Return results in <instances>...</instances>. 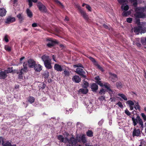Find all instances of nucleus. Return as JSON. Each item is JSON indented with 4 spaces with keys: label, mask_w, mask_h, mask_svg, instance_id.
I'll list each match as a JSON object with an SVG mask.
<instances>
[{
    "label": "nucleus",
    "mask_w": 146,
    "mask_h": 146,
    "mask_svg": "<svg viewBox=\"0 0 146 146\" xmlns=\"http://www.w3.org/2000/svg\"><path fill=\"white\" fill-rule=\"evenodd\" d=\"M81 140L82 142L84 143H86V140L85 138V135H82Z\"/></svg>",
    "instance_id": "obj_39"
},
{
    "label": "nucleus",
    "mask_w": 146,
    "mask_h": 146,
    "mask_svg": "<svg viewBox=\"0 0 146 146\" xmlns=\"http://www.w3.org/2000/svg\"><path fill=\"white\" fill-rule=\"evenodd\" d=\"M146 32V27L143 28L142 26H141V30L140 31L141 33H144Z\"/></svg>",
    "instance_id": "obj_47"
},
{
    "label": "nucleus",
    "mask_w": 146,
    "mask_h": 146,
    "mask_svg": "<svg viewBox=\"0 0 146 146\" xmlns=\"http://www.w3.org/2000/svg\"><path fill=\"white\" fill-rule=\"evenodd\" d=\"M42 86H41V88H42V89H44L45 88L46 85V84L44 83H42Z\"/></svg>",
    "instance_id": "obj_60"
},
{
    "label": "nucleus",
    "mask_w": 146,
    "mask_h": 146,
    "mask_svg": "<svg viewBox=\"0 0 146 146\" xmlns=\"http://www.w3.org/2000/svg\"><path fill=\"white\" fill-rule=\"evenodd\" d=\"M88 90L87 88H81L79 90L78 92L82 94H86L88 92Z\"/></svg>",
    "instance_id": "obj_21"
},
{
    "label": "nucleus",
    "mask_w": 146,
    "mask_h": 146,
    "mask_svg": "<svg viewBox=\"0 0 146 146\" xmlns=\"http://www.w3.org/2000/svg\"><path fill=\"white\" fill-rule=\"evenodd\" d=\"M132 29L133 31L137 34H139L141 31V26L135 27Z\"/></svg>",
    "instance_id": "obj_15"
},
{
    "label": "nucleus",
    "mask_w": 146,
    "mask_h": 146,
    "mask_svg": "<svg viewBox=\"0 0 146 146\" xmlns=\"http://www.w3.org/2000/svg\"><path fill=\"white\" fill-rule=\"evenodd\" d=\"M109 74L110 75V78L113 82H114L118 80V78L116 74L111 73H109Z\"/></svg>",
    "instance_id": "obj_8"
},
{
    "label": "nucleus",
    "mask_w": 146,
    "mask_h": 146,
    "mask_svg": "<svg viewBox=\"0 0 146 146\" xmlns=\"http://www.w3.org/2000/svg\"><path fill=\"white\" fill-rule=\"evenodd\" d=\"M86 8L89 11H91V7H90V6L89 5H88L87 4L86 5Z\"/></svg>",
    "instance_id": "obj_59"
},
{
    "label": "nucleus",
    "mask_w": 146,
    "mask_h": 146,
    "mask_svg": "<svg viewBox=\"0 0 146 146\" xmlns=\"http://www.w3.org/2000/svg\"><path fill=\"white\" fill-rule=\"evenodd\" d=\"M118 96L121 97L123 99L125 100H127V99L125 96L123 94H119Z\"/></svg>",
    "instance_id": "obj_35"
},
{
    "label": "nucleus",
    "mask_w": 146,
    "mask_h": 146,
    "mask_svg": "<svg viewBox=\"0 0 146 146\" xmlns=\"http://www.w3.org/2000/svg\"><path fill=\"white\" fill-rule=\"evenodd\" d=\"M86 72L84 71L80 72V73L78 74L79 75L81 78H86V76L85 75Z\"/></svg>",
    "instance_id": "obj_27"
},
{
    "label": "nucleus",
    "mask_w": 146,
    "mask_h": 146,
    "mask_svg": "<svg viewBox=\"0 0 146 146\" xmlns=\"http://www.w3.org/2000/svg\"><path fill=\"white\" fill-rule=\"evenodd\" d=\"M102 83L103 84V86H101L103 87L104 86L105 88L107 89V91L110 94H111V93H112L113 92V91L110 88V85L108 83L104 82H102Z\"/></svg>",
    "instance_id": "obj_6"
},
{
    "label": "nucleus",
    "mask_w": 146,
    "mask_h": 146,
    "mask_svg": "<svg viewBox=\"0 0 146 146\" xmlns=\"http://www.w3.org/2000/svg\"><path fill=\"white\" fill-rule=\"evenodd\" d=\"M45 78H47L49 75V72L48 71L45 72L43 74Z\"/></svg>",
    "instance_id": "obj_44"
},
{
    "label": "nucleus",
    "mask_w": 146,
    "mask_h": 146,
    "mask_svg": "<svg viewBox=\"0 0 146 146\" xmlns=\"http://www.w3.org/2000/svg\"><path fill=\"white\" fill-rule=\"evenodd\" d=\"M33 68L35 71L37 72H39L42 70V66L39 64H36Z\"/></svg>",
    "instance_id": "obj_14"
},
{
    "label": "nucleus",
    "mask_w": 146,
    "mask_h": 146,
    "mask_svg": "<svg viewBox=\"0 0 146 146\" xmlns=\"http://www.w3.org/2000/svg\"><path fill=\"white\" fill-rule=\"evenodd\" d=\"M132 120L133 121V125L135 126L137 124L138 121V119L137 118V117L136 118H135L134 117H132Z\"/></svg>",
    "instance_id": "obj_31"
},
{
    "label": "nucleus",
    "mask_w": 146,
    "mask_h": 146,
    "mask_svg": "<svg viewBox=\"0 0 146 146\" xmlns=\"http://www.w3.org/2000/svg\"><path fill=\"white\" fill-rule=\"evenodd\" d=\"M137 118L138 119V121H139V124L141 125V127L143 128V122L141 119L140 118L139 116H137Z\"/></svg>",
    "instance_id": "obj_29"
},
{
    "label": "nucleus",
    "mask_w": 146,
    "mask_h": 146,
    "mask_svg": "<svg viewBox=\"0 0 146 146\" xmlns=\"http://www.w3.org/2000/svg\"><path fill=\"white\" fill-rule=\"evenodd\" d=\"M130 14V12L129 11H124L122 13V15L123 16L126 17L128 15Z\"/></svg>",
    "instance_id": "obj_38"
},
{
    "label": "nucleus",
    "mask_w": 146,
    "mask_h": 146,
    "mask_svg": "<svg viewBox=\"0 0 146 146\" xmlns=\"http://www.w3.org/2000/svg\"><path fill=\"white\" fill-rule=\"evenodd\" d=\"M132 21V19L131 18H128L127 19V21L129 23H131Z\"/></svg>",
    "instance_id": "obj_57"
},
{
    "label": "nucleus",
    "mask_w": 146,
    "mask_h": 146,
    "mask_svg": "<svg viewBox=\"0 0 146 146\" xmlns=\"http://www.w3.org/2000/svg\"><path fill=\"white\" fill-rule=\"evenodd\" d=\"M37 6L39 10L41 12L46 13L47 11V9L46 7L42 3L39 1L37 4Z\"/></svg>",
    "instance_id": "obj_2"
},
{
    "label": "nucleus",
    "mask_w": 146,
    "mask_h": 146,
    "mask_svg": "<svg viewBox=\"0 0 146 146\" xmlns=\"http://www.w3.org/2000/svg\"><path fill=\"white\" fill-rule=\"evenodd\" d=\"M58 139L60 142H62L66 143L67 141L65 139V140H64V138L63 136L61 135H59L58 136Z\"/></svg>",
    "instance_id": "obj_24"
},
{
    "label": "nucleus",
    "mask_w": 146,
    "mask_h": 146,
    "mask_svg": "<svg viewBox=\"0 0 146 146\" xmlns=\"http://www.w3.org/2000/svg\"><path fill=\"white\" fill-rule=\"evenodd\" d=\"M126 104H128L129 106H132L134 105V103L131 100H129L127 101L126 102Z\"/></svg>",
    "instance_id": "obj_37"
},
{
    "label": "nucleus",
    "mask_w": 146,
    "mask_h": 146,
    "mask_svg": "<svg viewBox=\"0 0 146 146\" xmlns=\"http://www.w3.org/2000/svg\"><path fill=\"white\" fill-rule=\"evenodd\" d=\"M78 10L81 13V15L83 16V17L87 21L88 20V15L86 14L85 11L81 9V7L80 6H78Z\"/></svg>",
    "instance_id": "obj_3"
},
{
    "label": "nucleus",
    "mask_w": 146,
    "mask_h": 146,
    "mask_svg": "<svg viewBox=\"0 0 146 146\" xmlns=\"http://www.w3.org/2000/svg\"><path fill=\"white\" fill-rule=\"evenodd\" d=\"M5 48L7 51L8 52H10L11 51V47L8 45H6L5 47Z\"/></svg>",
    "instance_id": "obj_46"
},
{
    "label": "nucleus",
    "mask_w": 146,
    "mask_h": 146,
    "mask_svg": "<svg viewBox=\"0 0 146 146\" xmlns=\"http://www.w3.org/2000/svg\"><path fill=\"white\" fill-rule=\"evenodd\" d=\"M83 71V70L82 69L80 68H78L76 69V72L77 74L80 73V72H81Z\"/></svg>",
    "instance_id": "obj_50"
},
{
    "label": "nucleus",
    "mask_w": 146,
    "mask_h": 146,
    "mask_svg": "<svg viewBox=\"0 0 146 146\" xmlns=\"http://www.w3.org/2000/svg\"><path fill=\"white\" fill-rule=\"evenodd\" d=\"M106 92V90L103 88H101L99 92V94L100 95H104Z\"/></svg>",
    "instance_id": "obj_34"
},
{
    "label": "nucleus",
    "mask_w": 146,
    "mask_h": 146,
    "mask_svg": "<svg viewBox=\"0 0 146 146\" xmlns=\"http://www.w3.org/2000/svg\"><path fill=\"white\" fill-rule=\"evenodd\" d=\"M8 76L4 71L1 70L0 72V79H5Z\"/></svg>",
    "instance_id": "obj_12"
},
{
    "label": "nucleus",
    "mask_w": 146,
    "mask_h": 146,
    "mask_svg": "<svg viewBox=\"0 0 146 146\" xmlns=\"http://www.w3.org/2000/svg\"><path fill=\"white\" fill-rule=\"evenodd\" d=\"M94 79L95 80L96 82L100 86H102L103 84L100 81L101 78H100L99 76H97L95 77Z\"/></svg>",
    "instance_id": "obj_13"
},
{
    "label": "nucleus",
    "mask_w": 146,
    "mask_h": 146,
    "mask_svg": "<svg viewBox=\"0 0 146 146\" xmlns=\"http://www.w3.org/2000/svg\"><path fill=\"white\" fill-rule=\"evenodd\" d=\"M92 62L94 65L96 66L97 68L102 72L104 71L103 68L99 65L97 62L93 58H92Z\"/></svg>",
    "instance_id": "obj_10"
},
{
    "label": "nucleus",
    "mask_w": 146,
    "mask_h": 146,
    "mask_svg": "<svg viewBox=\"0 0 146 146\" xmlns=\"http://www.w3.org/2000/svg\"><path fill=\"white\" fill-rule=\"evenodd\" d=\"M53 1L57 3H59L61 5H62V4L58 0H53Z\"/></svg>",
    "instance_id": "obj_61"
},
{
    "label": "nucleus",
    "mask_w": 146,
    "mask_h": 146,
    "mask_svg": "<svg viewBox=\"0 0 146 146\" xmlns=\"http://www.w3.org/2000/svg\"><path fill=\"white\" fill-rule=\"evenodd\" d=\"M113 93V92H112V93H111V94H110L111 97L110 98V101L111 102H115L116 100V98L115 97H112V96L111 94Z\"/></svg>",
    "instance_id": "obj_45"
},
{
    "label": "nucleus",
    "mask_w": 146,
    "mask_h": 146,
    "mask_svg": "<svg viewBox=\"0 0 146 146\" xmlns=\"http://www.w3.org/2000/svg\"><path fill=\"white\" fill-rule=\"evenodd\" d=\"M65 139L66 140V141H68L69 144L72 145H75L77 143V139L73 137L70 138L69 140L67 138H65Z\"/></svg>",
    "instance_id": "obj_5"
},
{
    "label": "nucleus",
    "mask_w": 146,
    "mask_h": 146,
    "mask_svg": "<svg viewBox=\"0 0 146 146\" xmlns=\"http://www.w3.org/2000/svg\"><path fill=\"white\" fill-rule=\"evenodd\" d=\"M131 2L133 3V5L135 7L137 6V0H131Z\"/></svg>",
    "instance_id": "obj_48"
},
{
    "label": "nucleus",
    "mask_w": 146,
    "mask_h": 146,
    "mask_svg": "<svg viewBox=\"0 0 146 146\" xmlns=\"http://www.w3.org/2000/svg\"><path fill=\"white\" fill-rule=\"evenodd\" d=\"M44 64L45 67L47 69H50L52 68V66L51 65L50 60L44 62Z\"/></svg>",
    "instance_id": "obj_16"
},
{
    "label": "nucleus",
    "mask_w": 146,
    "mask_h": 146,
    "mask_svg": "<svg viewBox=\"0 0 146 146\" xmlns=\"http://www.w3.org/2000/svg\"><path fill=\"white\" fill-rule=\"evenodd\" d=\"M118 2L120 4H127L128 1L126 0H117Z\"/></svg>",
    "instance_id": "obj_32"
},
{
    "label": "nucleus",
    "mask_w": 146,
    "mask_h": 146,
    "mask_svg": "<svg viewBox=\"0 0 146 146\" xmlns=\"http://www.w3.org/2000/svg\"><path fill=\"white\" fill-rule=\"evenodd\" d=\"M76 66L77 67H80L82 68H83V65L81 64H78L77 65H76Z\"/></svg>",
    "instance_id": "obj_63"
},
{
    "label": "nucleus",
    "mask_w": 146,
    "mask_h": 146,
    "mask_svg": "<svg viewBox=\"0 0 146 146\" xmlns=\"http://www.w3.org/2000/svg\"><path fill=\"white\" fill-rule=\"evenodd\" d=\"M116 86L118 89L122 87V85L120 82H117L116 83Z\"/></svg>",
    "instance_id": "obj_43"
},
{
    "label": "nucleus",
    "mask_w": 146,
    "mask_h": 146,
    "mask_svg": "<svg viewBox=\"0 0 146 146\" xmlns=\"http://www.w3.org/2000/svg\"><path fill=\"white\" fill-rule=\"evenodd\" d=\"M41 58L44 63L50 60L49 58V57L45 55H43L41 57Z\"/></svg>",
    "instance_id": "obj_22"
},
{
    "label": "nucleus",
    "mask_w": 146,
    "mask_h": 146,
    "mask_svg": "<svg viewBox=\"0 0 146 146\" xmlns=\"http://www.w3.org/2000/svg\"><path fill=\"white\" fill-rule=\"evenodd\" d=\"M141 115L145 121H146V116L144 113H141Z\"/></svg>",
    "instance_id": "obj_53"
},
{
    "label": "nucleus",
    "mask_w": 146,
    "mask_h": 146,
    "mask_svg": "<svg viewBox=\"0 0 146 146\" xmlns=\"http://www.w3.org/2000/svg\"><path fill=\"white\" fill-rule=\"evenodd\" d=\"M47 41H49L50 42L46 44L47 46L49 48L53 46L55 44H57L58 42L56 40H53L52 38H48L47 39Z\"/></svg>",
    "instance_id": "obj_4"
},
{
    "label": "nucleus",
    "mask_w": 146,
    "mask_h": 146,
    "mask_svg": "<svg viewBox=\"0 0 146 146\" xmlns=\"http://www.w3.org/2000/svg\"><path fill=\"white\" fill-rule=\"evenodd\" d=\"M87 136L91 137V130H89L86 133Z\"/></svg>",
    "instance_id": "obj_52"
},
{
    "label": "nucleus",
    "mask_w": 146,
    "mask_h": 146,
    "mask_svg": "<svg viewBox=\"0 0 146 146\" xmlns=\"http://www.w3.org/2000/svg\"><path fill=\"white\" fill-rule=\"evenodd\" d=\"M27 62L29 66L31 68H33L36 64L35 61L31 59H29Z\"/></svg>",
    "instance_id": "obj_7"
},
{
    "label": "nucleus",
    "mask_w": 146,
    "mask_h": 146,
    "mask_svg": "<svg viewBox=\"0 0 146 146\" xmlns=\"http://www.w3.org/2000/svg\"><path fill=\"white\" fill-rule=\"evenodd\" d=\"M2 145L3 146H11V143L8 141L5 143L3 140H2Z\"/></svg>",
    "instance_id": "obj_30"
},
{
    "label": "nucleus",
    "mask_w": 146,
    "mask_h": 146,
    "mask_svg": "<svg viewBox=\"0 0 146 146\" xmlns=\"http://www.w3.org/2000/svg\"><path fill=\"white\" fill-rule=\"evenodd\" d=\"M17 16L18 18L19 19H21V20L23 19V17L21 16V14H19Z\"/></svg>",
    "instance_id": "obj_55"
},
{
    "label": "nucleus",
    "mask_w": 146,
    "mask_h": 146,
    "mask_svg": "<svg viewBox=\"0 0 146 146\" xmlns=\"http://www.w3.org/2000/svg\"><path fill=\"white\" fill-rule=\"evenodd\" d=\"M54 68L55 70L61 72L63 70L62 66L58 64H55Z\"/></svg>",
    "instance_id": "obj_11"
},
{
    "label": "nucleus",
    "mask_w": 146,
    "mask_h": 146,
    "mask_svg": "<svg viewBox=\"0 0 146 146\" xmlns=\"http://www.w3.org/2000/svg\"><path fill=\"white\" fill-rule=\"evenodd\" d=\"M32 26L33 27H35L37 26V24L36 23H34L32 24Z\"/></svg>",
    "instance_id": "obj_64"
},
{
    "label": "nucleus",
    "mask_w": 146,
    "mask_h": 146,
    "mask_svg": "<svg viewBox=\"0 0 146 146\" xmlns=\"http://www.w3.org/2000/svg\"><path fill=\"white\" fill-rule=\"evenodd\" d=\"M134 108L136 110H138L139 111L140 110V106L138 102H137L134 105Z\"/></svg>",
    "instance_id": "obj_36"
},
{
    "label": "nucleus",
    "mask_w": 146,
    "mask_h": 146,
    "mask_svg": "<svg viewBox=\"0 0 146 146\" xmlns=\"http://www.w3.org/2000/svg\"><path fill=\"white\" fill-rule=\"evenodd\" d=\"M19 70L23 72H23H27L28 71L27 68H23L21 69V70Z\"/></svg>",
    "instance_id": "obj_41"
},
{
    "label": "nucleus",
    "mask_w": 146,
    "mask_h": 146,
    "mask_svg": "<svg viewBox=\"0 0 146 146\" xmlns=\"http://www.w3.org/2000/svg\"><path fill=\"white\" fill-rule=\"evenodd\" d=\"M19 74H18V78L19 79H22L23 78V73L21 72V71H19Z\"/></svg>",
    "instance_id": "obj_40"
},
{
    "label": "nucleus",
    "mask_w": 146,
    "mask_h": 146,
    "mask_svg": "<svg viewBox=\"0 0 146 146\" xmlns=\"http://www.w3.org/2000/svg\"><path fill=\"white\" fill-rule=\"evenodd\" d=\"M104 121V120L103 119H101L99 122H98V124L100 125H101L103 123Z\"/></svg>",
    "instance_id": "obj_62"
},
{
    "label": "nucleus",
    "mask_w": 146,
    "mask_h": 146,
    "mask_svg": "<svg viewBox=\"0 0 146 146\" xmlns=\"http://www.w3.org/2000/svg\"><path fill=\"white\" fill-rule=\"evenodd\" d=\"M118 105V106L121 108H123V105L122 104V103L120 102H119L117 104Z\"/></svg>",
    "instance_id": "obj_54"
},
{
    "label": "nucleus",
    "mask_w": 146,
    "mask_h": 146,
    "mask_svg": "<svg viewBox=\"0 0 146 146\" xmlns=\"http://www.w3.org/2000/svg\"><path fill=\"white\" fill-rule=\"evenodd\" d=\"M15 19L14 17H9L6 20L5 23L9 24L15 21Z\"/></svg>",
    "instance_id": "obj_17"
},
{
    "label": "nucleus",
    "mask_w": 146,
    "mask_h": 146,
    "mask_svg": "<svg viewBox=\"0 0 146 146\" xmlns=\"http://www.w3.org/2000/svg\"><path fill=\"white\" fill-rule=\"evenodd\" d=\"M7 36H8L7 35H5V36L4 38L6 42H8L9 41V40L7 38Z\"/></svg>",
    "instance_id": "obj_58"
},
{
    "label": "nucleus",
    "mask_w": 146,
    "mask_h": 146,
    "mask_svg": "<svg viewBox=\"0 0 146 146\" xmlns=\"http://www.w3.org/2000/svg\"><path fill=\"white\" fill-rule=\"evenodd\" d=\"M27 14L28 17L30 18L33 17V13L29 9H27L26 10Z\"/></svg>",
    "instance_id": "obj_23"
},
{
    "label": "nucleus",
    "mask_w": 146,
    "mask_h": 146,
    "mask_svg": "<svg viewBox=\"0 0 146 146\" xmlns=\"http://www.w3.org/2000/svg\"><path fill=\"white\" fill-rule=\"evenodd\" d=\"M125 113L126 115L128 116H129L131 115V113L129 112V111L127 109H126L125 110Z\"/></svg>",
    "instance_id": "obj_51"
},
{
    "label": "nucleus",
    "mask_w": 146,
    "mask_h": 146,
    "mask_svg": "<svg viewBox=\"0 0 146 146\" xmlns=\"http://www.w3.org/2000/svg\"><path fill=\"white\" fill-rule=\"evenodd\" d=\"M121 9L123 10H124L125 11H127L129 9V6L125 4H122L121 6Z\"/></svg>",
    "instance_id": "obj_28"
},
{
    "label": "nucleus",
    "mask_w": 146,
    "mask_h": 146,
    "mask_svg": "<svg viewBox=\"0 0 146 146\" xmlns=\"http://www.w3.org/2000/svg\"><path fill=\"white\" fill-rule=\"evenodd\" d=\"M98 99L99 100L102 102L103 100H105V97L104 95H102L99 97Z\"/></svg>",
    "instance_id": "obj_49"
},
{
    "label": "nucleus",
    "mask_w": 146,
    "mask_h": 146,
    "mask_svg": "<svg viewBox=\"0 0 146 146\" xmlns=\"http://www.w3.org/2000/svg\"><path fill=\"white\" fill-rule=\"evenodd\" d=\"M140 134V131L139 129H136L135 127H134L133 132L132 136L134 137L135 136H139Z\"/></svg>",
    "instance_id": "obj_9"
},
{
    "label": "nucleus",
    "mask_w": 146,
    "mask_h": 146,
    "mask_svg": "<svg viewBox=\"0 0 146 146\" xmlns=\"http://www.w3.org/2000/svg\"><path fill=\"white\" fill-rule=\"evenodd\" d=\"M63 73L65 76H68L70 75V73L69 71L66 69L64 70Z\"/></svg>",
    "instance_id": "obj_42"
},
{
    "label": "nucleus",
    "mask_w": 146,
    "mask_h": 146,
    "mask_svg": "<svg viewBox=\"0 0 146 146\" xmlns=\"http://www.w3.org/2000/svg\"><path fill=\"white\" fill-rule=\"evenodd\" d=\"M98 89V86L96 83L92 84V91L96 92Z\"/></svg>",
    "instance_id": "obj_19"
},
{
    "label": "nucleus",
    "mask_w": 146,
    "mask_h": 146,
    "mask_svg": "<svg viewBox=\"0 0 146 146\" xmlns=\"http://www.w3.org/2000/svg\"><path fill=\"white\" fill-rule=\"evenodd\" d=\"M13 67H9L7 69L4 70L6 74H8L11 73L13 72Z\"/></svg>",
    "instance_id": "obj_25"
},
{
    "label": "nucleus",
    "mask_w": 146,
    "mask_h": 146,
    "mask_svg": "<svg viewBox=\"0 0 146 146\" xmlns=\"http://www.w3.org/2000/svg\"><path fill=\"white\" fill-rule=\"evenodd\" d=\"M29 3V5L30 7H31L33 5L32 1L31 0H28Z\"/></svg>",
    "instance_id": "obj_56"
},
{
    "label": "nucleus",
    "mask_w": 146,
    "mask_h": 146,
    "mask_svg": "<svg viewBox=\"0 0 146 146\" xmlns=\"http://www.w3.org/2000/svg\"><path fill=\"white\" fill-rule=\"evenodd\" d=\"M89 86V84L85 80L83 81V82L82 84V86L83 88H87Z\"/></svg>",
    "instance_id": "obj_26"
},
{
    "label": "nucleus",
    "mask_w": 146,
    "mask_h": 146,
    "mask_svg": "<svg viewBox=\"0 0 146 146\" xmlns=\"http://www.w3.org/2000/svg\"><path fill=\"white\" fill-rule=\"evenodd\" d=\"M35 100V99L33 97L30 96L28 98V101L31 104L33 103Z\"/></svg>",
    "instance_id": "obj_33"
},
{
    "label": "nucleus",
    "mask_w": 146,
    "mask_h": 146,
    "mask_svg": "<svg viewBox=\"0 0 146 146\" xmlns=\"http://www.w3.org/2000/svg\"><path fill=\"white\" fill-rule=\"evenodd\" d=\"M136 13L135 14L136 17L138 18H144L145 17V15L143 13L144 11H146V6L144 7H138L135 10Z\"/></svg>",
    "instance_id": "obj_1"
},
{
    "label": "nucleus",
    "mask_w": 146,
    "mask_h": 146,
    "mask_svg": "<svg viewBox=\"0 0 146 146\" xmlns=\"http://www.w3.org/2000/svg\"><path fill=\"white\" fill-rule=\"evenodd\" d=\"M6 12V10L4 8H0V16L3 17L5 15Z\"/></svg>",
    "instance_id": "obj_20"
},
{
    "label": "nucleus",
    "mask_w": 146,
    "mask_h": 146,
    "mask_svg": "<svg viewBox=\"0 0 146 146\" xmlns=\"http://www.w3.org/2000/svg\"><path fill=\"white\" fill-rule=\"evenodd\" d=\"M73 81L77 83H79L81 81V78L78 76H75L72 78Z\"/></svg>",
    "instance_id": "obj_18"
}]
</instances>
